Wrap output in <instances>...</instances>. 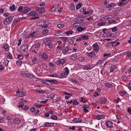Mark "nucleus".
<instances>
[{"label":"nucleus","instance_id":"1","mask_svg":"<svg viewBox=\"0 0 131 131\" xmlns=\"http://www.w3.org/2000/svg\"><path fill=\"white\" fill-rule=\"evenodd\" d=\"M43 42L45 45L48 46L50 48L52 49V48L53 47L52 43L51 42L50 40H49V38L44 40Z\"/></svg>","mask_w":131,"mask_h":131},{"label":"nucleus","instance_id":"2","mask_svg":"<svg viewBox=\"0 0 131 131\" xmlns=\"http://www.w3.org/2000/svg\"><path fill=\"white\" fill-rule=\"evenodd\" d=\"M28 46L26 45H24L21 47V50H22L23 52L26 53L27 52Z\"/></svg>","mask_w":131,"mask_h":131},{"label":"nucleus","instance_id":"3","mask_svg":"<svg viewBox=\"0 0 131 131\" xmlns=\"http://www.w3.org/2000/svg\"><path fill=\"white\" fill-rule=\"evenodd\" d=\"M12 19V16H9L5 19L3 21L4 24L5 25H7L10 23Z\"/></svg>","mask_w":131,"mask_h":131},{"label":"nucleus","instance_id":"4","mask_svg":"<svg viewBox=\"0 0 131 131\" xmlns=\"http://www.w3.org/2000/svg\"><path fill=\"white\" fill-rule=\"evenodd\" d=\"M43 21V24L42 25L41 24V27L46 28L48 27V21L46 20H44L43 19H41V22Z\"/></svg>","mask_w":131,"mask_h":131},{"label":"nucleus","instance_id":"5","mask_svg":"<svg viewBox=\"0 0 131 131\" xmlns=\"http://www.w3.org/2000/svg\"><path fill=\"white\" fill-rule=\"evenodd\" d=\"M87 56L90 58H92L93 57H95L96 54L93 51H92L90 53H87Z\"/></svg>","mask_w":131,"mask_h":131},{"label":"nucleus","instance_id":"6","mask_svg":"<svg viewBox=\"0 0 131 131\" xmlns=\"http://www.w3.org/2000/svg\"><path fill=\"white\" fill-rule=\"evenodd\" d=\"M83 67L82 68L84 69H86L88 70H89L91 69V67L90 65L88 64L87 65H85L83 66Z\"/></svg>","mask_w":131,"mask_h":131},{"label":"nucleus","instance_id":"7","mask_svg":"<svg viewBox=\"0 0 131 131\" xmlns=\"http://www.w3.org/2000/svg\"><path fill=\"white\" fill-rule=\"evenodd\" d=\"M105 124H106V126L107 127H108L110 128H112L113 127V123L110 121H106Z\"/></svg>","mask_w":131,"mask_h":131},{"label":"nucleus","instance_id":"8","mask_svg":"<svg viewBox=\"0 0 131 131\" xmlns=\"http://www.w3.org/2000/svg\"><path fill=\"white\" fill-rule=\"evenodd\" d=\"M92 46L94 48L93 51H96V52L97 51L99 50V48L98 45L97 44L95 43H94L93 45Z\"/></svg>","mask_w":131,"mask_h":131},{"label":"nucleus","instance_id":"9","mask_svg":"<svg viewBox=\"0 0 131 131\" xmlns=\"http://www.w3.org/2000/svg\"><path fill=\"white\" fill-rule=\"evenodd\" d=\"M99 99L101 101L100 103L102 104H105L107 100L104 97H100Z\"/></svg>","mask_w":131,"mask_h":131},{"label":"nucleus","instance_id":"10","mask_svg":"<svg viewBox=\"0 0 131 131\" xmlns=\"http://www.w3.org/2000/svg\"><path fill=\"white\" fill-rule=\"evenodd\" d=\"M66 61V60L63 59H62L60 60H58L56 61V63L58 65L60 64H63Z\"/></svg>","mask_w":131,"mask_h":131},{"label":"nucleus","instance_id":"11","mask_svg":"<svg viewBox=\"0 0 131 131\" xmlns=\"http://www.w3.org/2000/svg\"><path fill=\"white\" fill-rule=\"evenodd\" d=\"M71 49H70L68 47H66L65 49H64L63 50L62 52L64 55H66L67 54V51H69Z\"/></svg>","mask_w":131,"mask_h":131},{"label":"nucleus","instance_id":"12","mask_svg":"<svg viewBox=\"0 0 131 131\" xmlns=\"http://www.w3.org/2000/svg\"><path fill=\"white\" fill-rule=\"evenodd\" d=\"M116 6V4L114 3H111L109 4H108L107 5H106V7L108 8L110 7H113Z\"/></svg>","mask_w":131,"mask_h":131},{"label":"nucleus","instance_id":"13","mask_svg":"<svg viewBox=\"0 0 131 131\" xmlns=\"http://www.w3.org/2000/svg\"><path fill=\"white\" fill-rule=\"evenodd\" d=\"M53 123H49V122H46L44 124V126L48 127L49 126H52L54 125Z\"/></svg>","mask_w":131,"mask_h":131},{"label":"nucleus","instance_id":"14","mask_svg":"<svg viewBox=\"0 0 131 131\" xmlns=\"http://www.w3.org/2000/svg\"><path fill=\"white\" fill-rule=\"evenodd\" d=\"M14 121V123L15 124H19L20 122V121L18 118H14L13 119Z\"/></svg>","mask_w":131,"mask_h":131},{"label":"nucleus","instance_id":"15","mask_svg":"<svg viewBox=\"0 0 131 131\" xmlns=\"http://www.w3.org/2000/svg\"><path fill=\"white\" fill-rule=\"evenodd\" d=\"M73 121L76 123L81 122L82 120L80 118H75L73 120Z\"/></svg>","mask_w":131,"mask_h":131},{"label":"nucleus","instance_id":"16","mask_svg":"<svg viewBox=\"0 0 131 131\" xmlns=\"http://www.w3.org/2000/svg\"><path fill=\"white\" fill-rule=\"evenodd\" d=\"M46 81L49 83H51L52 84V83H55L57 82V81L55 80H49L48 79H46Z\"/></svg>","mask_w":131,"mask_h":131},{"label":"nucleus","instance_id":"17","mask_svg":"<svg viewBox=\"0 0 131 131\" xmlns=\"http://www.w3.org/2000/svg\"><path fill=\"white\" fill-rule=\"evenodd\" d=\"M111 28H110L107 29L106 34V35H107V36H111Z\"/></svg>","mask_w":131,"mask_h":131},{"label":"nucleus","instance_id":"18","mask_svg":"<svg viewBox=\"0 0 131 131\" xmlns=\"http://www.w3.org/2000/svg\"><path fill=\"white\" fill-rule=\"evenodd\" d=\"M81 38H82L83 40H88L89 37L88 35H81Z\"/></svg>","mask_w":131,"mask_h":131},{"label":"nucleus","instance_id":"19","mask_svg":"<svg viewBox=\"0 0 131 131\" xmlns=\"http://www.w3.org/2000/svg\"><path fill=\"white\" fill-rule=\"evenodd\" d=\"M3 48L7 51H8L9 50V46L7 44L4 45L3 46Z\"/></svg>","mask_w":131,"mask_h":131},{"label":"nucleus","instance_id":"20","mask_svg":"<svg viewBox=\"0 0 131 131\" xmlns=\"http://www.w3.org/2000/svg\"><path fill=\"white\" fill-rule=\"evenodd\" d=\"M37 14L36 12L34 11H32L30 12V13H29V15L31 16H36Z\"/></svg>","mask_w":131,"mask_h":131},{"label":"nucleus","instance_id":"21","mask_svg":"<svg viewBox=\"0 0 131 131\" xmlns=\"http://www.w3.org/2000/svg\"><path fill=\"white\" fill-rule=\"evenodd\" d=\"M41 57H42L43 59L45 60H46L48 58V56L44 53H43L42 54L41 56Z\"/></svg>","mask_w":131,"mask_h":131},{"label":"nucleus","instance_id":"22","mask_svg":"<svg viewBox=\"0 0 131 131\" xmlns=\"http://www.w3.org/2000/svg\"><path fill=\"white\" fill-rule=\"evenodd\" d=\"M36 33V31H33L31 32L30 34H29L28 36V37L29 38L30 36L32 38H33L34 37V35Z\"/></svg>","mask_w":131,"mask_h":131},{"label":"nucleus","instance_id":"23","mask_svg":"<svg viewBox=\"0 0 131 131\" xmlns=\"http://www.w3.org/2000/svg\"><path fill=\"white\" fill-rule=\"evenodd\" d=\"M80 99L81 100L80 101V102H82L83 103H84L87 101V100H86L84 97H81Z\"/></svg>","mask_w":131,"mask_h":131},{"label":"nucleus","instance_id":"24","mask_svg":"<svg viewBox=\"0 0 131 131\" xmlns=\"http://www.w3.org/2000/svg\"><path fill=\"white\" fill-rule=\"evenodd\" d=\"M31 10V9L30 8H28L27 9H26L24 10L23 11L21 12L22 14H25L28 12L29 11Z\"/></svg>","mask_w":131,"mask_h":131},{"label":"nucleus","instance_id":"25","mask_svg":"<svg viewBox=\"0 0 131 131\" xmlns=\"http://www.w3.org/2000/svg\"><path fill=\"white\" fill-rule=\"evenodd\" d=\"M9 9L11 11L15 10L16 9L15 6L13 5L12 6H10L9 7Z\"/></svg>","mask_w":131,"mask_h":131},{"label":"nucleus","instance_id":"26","mask_svg":"<svg viewBox=\"0 0 131 131\" xmlns=\"http://www.w3.org/2000/svg\"><path fill=\"white\" fill-rule=\"evenodd\" d=\"M82 3H79L76 6V8L77 10L80 8L82 5Z\"/></svg>","mask_w":131,"mask_h":131},{"label":"nucleus","instance_id":"27","mask_svg":"<svg viewBox=\"0 0 131 131\" xmlns=\"http://www.w3.org/2000/svg\"><path fill=\"white\" fill-rule=\"evenodd\" d=\"M21 74L25 77H28L29 74V73L28 72H25L21 73Z\"/></svg>","mask_w":131,"mask_h":131},{"label":"nucleus","instance_id":"28","mask_svg":"<svg viewBox=\"0 0 131 131\" xmlns=\"http://www.w3.org/2000/svg\"><path fill=\"white\" fill-rule=\"evenodd\" d=\"M104 117V115H97L96 116V118L98 120H100L102 119Z\"/></svg>","mask_w":131,"mask_h":131},{"label":"nucleus","instance_id":"29","mask_svg":"<svg viewBox=\"0 0 131 131\" xmlns=\"http://www.w3.org/2000/svg\"><path fill=\"white\" fill-rule=\"evenodd\" d=\"M40 47V43L38 42L36 44L35 46V48L37 50H38Z\"/></svg>","mask_w":131,"mask_h":131},{"label":"nucleus","instance_id":"30","mask_svg":"<svg viewBox=\"0 0 131 131\" xmlns=\"http://www.w3.org/2000/svg\"><path fill=\"white\" fill-rule=\"evenodd\" d=\"M68 74H67V73L66 72H64L61 73L60 74V75L63 77H66Z\"/></svg>","mask_w":131,"mask_h":131},{"label":"nucleus","instance_id":"31","mask_svg":"<svg viewBox=\"0 0 131 131\" xmlns=\"http://www.w3.org/2000/svg\"><path fill=\"white\" fill-rule=\"evenodd\" d=\"M126 57L128 58L131 57V53L130 51H127L126 52Z\"/></svg>","mask_w":131,"mask_h":131},{"label":"nucleus","instance_id":"32","mask_svg":"<svg viewBox=\"0 0 131 131\" xmlns=\"http://www.w3.org/2000/svg\"><path fill=\"white\" fill-rule=\"evenodd\" d=\"M73 33V32L71 30H69L65 32V34L68 35L69 34H72Z\"/></svg>","mask_w":131,"mask_h":131},{"label":"nucleus","instance_id":"33","mask_svg":"<svg viewBox=\"0 0 131 131\" xmlns=\"http://www.w3.org/2000/svg\"><path fill=\"white\" fill-rule=\"evenodd\" d=\"M108 23H110V24H111L112 23L113 24H116L117 22L116 20H109L108 21Z\"/></svg>","mask_w":131,"mask_h":131},{"label":"nucleus","instance_id":"34","mask_svg":"<svg viewBox=\"0 0 131 131\" xmlns=\"http://www.w3.org/2000/svg\"><path fill=\"white\" fill-rule=\"evenodd\" d=\"M6 55L7 57L10 59H12L13 58V57L12 56V55L11 54L10 52L8 53Z\"/></svg>","mask_w":131,"mask_h":131},{"label":"nucleus","instance_id":"35","mask_svg":"<svg viewBox=\"0 0 131 131\" xmlns=\"http://www.w3.org/2000/svg\"><path fill=\"white\" fill-rule=\"evenodd\" d=\"M111 55V53H107L104 54H103V57L104 58H107L108 56H110Z\"/></svg>","mask_w":131,"mask_h":131},{"label":"nucleus","instance_id":"36","mask_svg":"<svg viewBox=\"0 0 131 131\" xmlns=\"http://www.w3.org/2000/svg\"><path fill=\"white\" fill-rule=\"evenodd\" d=\"M25 93L24 92H20L19 94V97L23 96L25 95Z\"/></svg>","mask_w":131,"mask_h":131},{"label":"nucleus","instance_id":"37","mask_svg":"<svg viewBox=\"0 0 131 131\" xmlns=\"http://www.w3.org/2000/svg\"><path fill=\"white\" fill-rule=\"evenodd\" d=\"M59 38L64 42L68 40V38L67 37H60Z\"/></svg>","mask_w":131,"mask_h":131},{"label":"nucleus","instance_id":"38","mask_svg":"<svg viewBox=\"0 0 131 131\" xmlns=\"http://www.w3.org/2000/svg\"><path fill=\"white\" fill-rule=\"evenodd\" d=\"M116 67L114 65L112 66L110 69V72H112Z\"/></svg>","mask_w":131,"mask_h":131},{"label":"nucleus","instance_id":"39","mask_svg":"<svg viewBox=\"0 0 131 131\" xmlns=\"http://www.w3.org/2000/svg\"><path fill=\"white\" fill-rule=\"evenodd\" d=\"M111 36L112 37H116L117 35V33L116 32L114 33H112L111 34Z\"/></svg>","mask_w":131,"mask_h":131},{"label":"nucleus","instance_id":"40","mask_svg":"<svg viewBox=\"0 0 131 131\" xmlns=\"http://www.w3.org/2000/svg\"><path fill=\"white\" fill-rule=\"evenodd\" d=\"M64 70L65 71L64 72H66L67 74H68L69 73V70L67 67H65L64 69Z\"/></svg>","mask_w":131,"mask_h":131},{"label":"nucleus","instance_id":"41","mask_svg":"<svg viewBox=\"0 0 131 131\" xmlns=\"http://www.w3.org/2000/svg\"><path fill=\"white\" fill-rule=\"evenodd\" d=\"M77 56L75 54H73L71 57V59L72 60H74L76 59Z\"/></svg>","mask_w":131,"mask_h":131},{"label":"nucleus","instance_id":"42","mask_svg":"<svg viewBox=\"0 0 131 131\" xmlns=\"http://www.w3.org/2000/svg\"><path fill=\"white\" fill-rule=\"evenodd\" d=\"M51 119L53 120H57V119L58 117L57 116L54 115H52L51 117Z\"/></svg>","mask_w":131,"mask_h":131},{"label":"nucleus","instance_id":"43","mask_svg":"<svg viewBox=\"0 0 131 131\" xmlns=\"http://www.w3.org/2000/svg\"><path fill=\"white\" fill-rule=\"evenodd\" d=\"M105 24V23L103 21L100 22L98 23V25L100 26L104 25Z\"/></svg>","mask_w":131,"mask_h":131},{"label":"nucleus","instance_id":"44","mask_svg":"<svg viewBox=\"0 0 131 131\" xmlns=\"http://www.w3.org/2000/svg\"><path fill=\"white\" fill-rule=\"evenodd\" d=\"M73 38H72V39H70L69 40H68V42L70 44H72L74 42V40L73 39Z\"/></svg>","mask_w":131,"mask_h":131},{"label":"nucleus","instance_id":"45","mask_svg":"<svg viewBox=\"0 0 131 131\" xmlns=\"http://www.w3.org/2000/svg\"><path fill=\"white\" fill-rule=\"evenodd\" d=\"M127 93V92L125 91H122L121 92L120 94L122 96H123L125 95Z\"/></svg>","mask_w":131,"mask_h":131},{"label":"nucleus","instance_id":"46","mask_svg":"<svg viewBox=\"0 0 131 131\" xmlns=\"http://www.w3.org/2000/svg\"><path fill=\"white\" fill-rule=\"evenodd\" d=\"M49 30L47 29H45L43 30L42 32V34H47Z\"/></svg>","mask_w":131,"mask_h":131},{"label":"nucleus","instance_id":"47","mask_svg":"<svg viewBox=\"0 0 131 131\" xmlns=\"http://www.w3.org/2000/svg\"><path fill=\"white\" fill-rule=\"evenodd\" d=\"M81 8L80 9V11L82 13H83L84 14V13H86V9L85 8Z\"/></svg>","mask_w":131,"mask_h":131},{"label":"nucleus","instance_id":"48","mask_svg":"<svg viewBox=\"0 0 131 131\" xmlns=\"http://www.w3.org/2000/svg\"><path fill=\"white\" fill-rule=\"evenodd\" d=\"M118 30V28L116 27H113L112 29V32H114Z\"/></svg>","mask_w":131,"mask_h":131},{"label":"nucleus","instance_id":"49","mask_svg":"<svg viewBox=\"0 0 131 131\" xmlns=\"http://www.w3.org/2000/svg\"><path fill=\"white\" fill-rule=\"evenodd\" d=\"M105 85L106 86L109 88L112 87V84L107 83H105Z\"/></svg>","mask_w":131,"mask_h":131},{"label":"nucleus","instance_id":"50","mask_svg":"<svg viewBox=\"0 0 131 131\" xmlns=\"http://www.w3.org/2000/svg\"><path fill=\"white\" fill-rule=\"evenodd\" d=\"M75 6L73 4H71L70 6V8L71 10H74L75 9Z\"/></svg>","mask_w":131,"mask_h":131},{"label":"nucleus","instance_id":"51","mask_svg":"<svg viewBox=\"0 0 131 131\" xmlns=\"http://www.w3.org/2000/svg\"><path fill=\"white\" fill-rule=\"evenodd\" d=\"M79 103V102H77V100L76 99H74L73 100V102L72 104L73 105H77Z\"/></svg>","mask_w":131,"mask_h":131},{"label":"nucleus","instance_id":"52","mask_svg":"<svg viewBox=\"0 0 131 131\" xmlns=\"http://www.w3.org/2000/svg\"><path fill=\"white\" fill-rule=\"evenodd\" d=\"M17 58L19 59H21L23 58V56L22 55L19 54H18L17 55Z\"/></svg>","mask_w":131,"mask_h":131},{"label":"nucleus","instance_id":"53","mask_svg":"<svg viewBox=\"0 0 131 131\" xmlns=\"http://www.w3.org/2000/svg\"><path fill=\"white\" fill-rule=\"evenodd\" d=\"M32 61L33 63L35 64L37 62V58L36 57H35L33 59Z\"/></svg>","mask_w":131,"mask_h":131},{"label":"nucleus","instance_id":"54","mask_svg":"<svg viewBox=\"0 0 131 131\" xmlns=\"http://www.w3.org/2000/svg\"><path fill=\"white\" fill-rule=\"evenodd\" d=\"M18 22V21L17 20V19L14 20L13 21V22L12 23V25L14 26V25H15V24H16Z\"/></svg>","mask_w":131,"mask_h":131},{"label":"nucleus","instance_id":"55","mask_svg":"<svg viewBox=\"0 0 131 131\" xmlns=\"http://www.w3.org/2000/svg\"><path fill=\"white\" fill-rule=\"evenodd\" d=\"M48 77H58V75L56 74H52L48 75Z\"/></svg>","mask_w":131,"mask_h":131},{"label":"nucleus","instance_id":"56","mask_svg":"<svg viewBox=\"0 0 131 131\" xmlns=\"http://www.w3.org/2000/svg\"><path fill=\"white\" fill-rule=\"evenodd\" d=\"M23 7L22 6L19 7L18 8L17 10L18 11V12H20L21 11L23 10Z\"/></svg>","mask_w":131,"mask_h":131},{"label":"nucleus","instance_id":"57","mask_svg":"<svg viewBox=\"0 0 131 131\" xmlns=\"http://www.w3.org/2000/svg\"><path fill=\"white\" fill-rule=\"evenodd\" d=\"M89 107V106L87 105H84L83 106H82V108H85V107L86 108H88Z\"/></svg>","mask_w":131,"mask_h":131},{"label":"nucleus","instance_id":"58","mask_svg":"<svg viewBox=\"0 0 131 131\" xmlns=\"http://www.w3.org/2000/svg\"><path fill=\"white\" fill-rule=\"evenodd\" d=\"M57 26L59 28H61L64 27V25L62 24H59Z\"/></svg>","mask_w":131,"mask_h":131},{"label":"nucleus","instance_id":"59","mask_svg":"<svg viewBox=\"0 0 131 131\" xmlns=\"http://www.w3.org/2000/svg\"><path fill=\"white\" fill-rule=\"evenodd\" d=\"M38 108H40L41 107V105L38 104L37 103H35L34 104Z\"/></svg>","mask_w":131,"mask_h":131},{"label":"nucleus","instance_id":"60","mask_svg":"<svg viewBox=\"0 0 131 131\" xmlns=\"http://www.w3.org/2000/svg\"><path fill=\"white\" fill-rule=\"evenodd\" d=\"M77 31L79 32H80L82 31V27H78L77 28Z\"/></svg>","mask_w":131,"mask_h":131},{"label":"nucleus","instance_id":"61","mask_svg":"<svg viewBox=\"0 0 131 131\" xmlns=\"http://www.w3.org/2000/svg\"><path fill=\"white\" fill-rule=\"evenodd\" d=\"M103 62V61L102 60L98 61L96 63V65L100 64Z\"/></svg>","mask_w":131,"mask_h":131},{"label":"nucleus","instance_id":"62","mask_svg":"<svg viewBox=\"0 0 131 131\" xmlns=\"http://www.w3.org/2000/svg\"><path fill=\"white\" fill-rule=\"evenodd\" d=\"M108 19H111L114 18V17L111 15L107 16Z\"/></svg>","mask_w":131,"mask_h":131},{"label":"nucleus","instance_id":"63","mask_svg":"<svg viewBox=\"0 0 131 131\" xmlns=\"http://www.w3.org/2000/svg\"><path fill=\"white\" fill-rule=\"evenodd\" d=\"M124 3V2L122 1L120 3H119L118 4V6H122L123 5V4Z\"/></svg>","mask_w":131,"mask_h":131},{"label":"nucleus","instance_id":"64","mask_svg":"<svg viewBox=\"0 0 131 131\" xmlns=\"http://www.w3.org/2000/svg\"><path fill=\"white\" fill-rule=\"evenodd\" d=\"M16 63L18 65L20 66L22 63V62L20 61H17L16 62Z\"/></svg>","mask_w":131,"mask_h":131}]
</instances>
